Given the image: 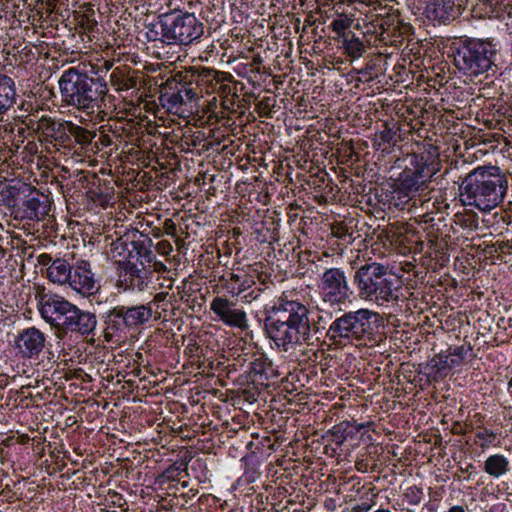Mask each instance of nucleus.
I'll use <instances>...</instances> for the list:
<instances>
[{
  "label": "nucleus",
  "instance_id": "42",
  "mask_svg": "<svg viewBox=\"0 0 512 512\" xmlns=\"http://www.w3.org/2000/svg\"><path fill=\"white\" fill-rule=\"evenodd\" d=\"M165 232L168 235L175 236L176 235V224L171 219H166L164 222Z\"/></svg>",
  "mask_w": 512,
  "mask_h": 512
},
{
  "label": "nucleus",
  "instance_id": "21",
  "mask_svg": "<svg viewBox=\"0 0 512 512\" xmlns=\"http://www.w3.org/2000/svg\"><path fill=\"white\" fill-rule=\"evenodd\" d=\"M219 282L232 297L240 296L255 284L253 276L245 272L223 274L219 277Z\"/></svg>",
  "mask_w": 512,
  "mask_h": 512
},
{
  "label": "nucleus",
  "instance_id": "1",
  "mask_svg": "<svg viewBox=\"0 0 512 512\" xmlns=\"http://www.w3.org/2000/svg\"><path fill=\"white\" fill-rule=\"evenodd\" d=\"M267 336L280 352L293 353L318 340L319 328L311 323L308 307L298 300L282 295L264 319Z\"/></svg>",
  "mask_w": 512,
  "mask_h": 512
},
{
  "label": "nucleus",
  "instance_id": "36",
  "mask_svg": "<svg viewBox=\"0 0 512 512\" xmlns=\"http://www.w3.org/2000/svg\"><path fill=\"white\" fill-rule=\"evenodd\" d=\"M445 217L439 213H434L433 211L426 212L421 216V223L429 224L431 231L428 233L429 236H433L435 240L438 238V235L434 233V230L439 231V223L443 222Z\"/></svg>",
  "mask_w": 512,
  "mask_h": 512
},
{
  "label": "nucleus",
  "instance_id": "39",
  "mask_svg": "<svg viewBox=\"0 0 512 512\" xmlns=\"http://www.w3.org/2000/svg\"><path fill=\"white\" fill-rule=\"evenodd\" d=\"M100 129H102V132L113 133L117 137H119L120 136L119 131L122 129V127H118V122H114V125H112V124L102 125Z\"/></svg>",
  "mask_w": 512,
  "mask_h": 512
},
{
  "label": "nucleus",
  "instance_id": "9",
  "mask_svg": "<svg viewBox=\"0 0 512 512\" xmlns=\"http://www.w3.org/2000/svg\"><path fill=\"white\" fill-rule=\"evenodd\" d=\"M167 45H189L204 33V24L193 14L174 11L164 13Z\"/></svg>",
  "mask_w": 512,
  "mask_h": 512
},
{
  "label": "nucleus",
  "instance_id": "58",
  "mask_svg": "<svg viewBox=\"0 0 512 512\" xmlns=\"http://www.w3.org/2000/svg\"><path fill=\"white\" fill-rule=\"evenodd\" d=\"M329 2L333 3V0H323V1H322V4H323V5H330V3H329Z\"/></svg>",
  "mask_w": 512,
  "mask_h": 512
},
{
  "label": "nucleus",
  "instance_id": "62",
  "mask_svg": "<svg viewBox=\"0 0 512 512\" xmlns=\"http://www.w3.org/2000/svg\"><path fill=\"white\" fill-rule=\"evenodd\" d=\"M506 247L512 248V245L505 244Z\"/></svg>",
  "mask_w": 512,
  "mask_h": 512
},
{
  "label": "nucleus",
  "instance_id": "23",
  "mask_svg": "<svg viewBox=\"0 0 512 512\" xmlns=\"http://www.w3.org/2000/svg\"><path fill=\"white\" fill-rule=\"evenodd\" d=\"M197 85L204 86L207 94L215 93L222 79H228L229 73L212 68L200 67L195 70Z\"/></svg>",
  "mask_w": 512,
  "mask_h": 512
},
{
  "label": "nucleus",
  "instance_id": "56",
  "mask_svg": "<svg viewBox=\"0 0 512 512\" xmlns=\"http://www.w3.org/2000/svg\"><path fill=\"white\" fill-rule=\"evenodd\" d=\"M253 63H254V64H261V63H262V59H261V57H260V56H256V57H254V59H253Z\"/></svg>",
  "mask_w": 512,
  "mask_h": 512
},
{
  "label": "nucleus",
  "instance_id": "17",
  "mask_svg": "<svg viewBox=\"0 0 512 512\" xmlns=\"http://www.w3.org/2000/svg\"><path fill=\"white\" fill-rule=\"evenodd\" d=\"M15 347L23 358L36 359L46 345V335L36 327H28L18 332Z\"/></svg>",
  "mask_w": 512,
  "mask_h": 512
},
{
  "label": "nucleus",
  "instance_id": "7",
  "mask_svg": "<svg viewBox=\"0 0 512 512\" xmlns=\"http://www.w3.org/2000/svg\"><path fill=\"white\" fill-rule=\"evenodd\" d=\"M496 45L487 40L465 39L454 46V65L464 75L477 77L495 72Z\"/></svg>",
  "mask_w": 512,
  "mask_h": 512
},
{
  "label": "nucleus",
  "instance_id": "27",
  "mask_svg": "<svg viewBox=\"0 0 512 512\" xmlns=\"http://www.w3.org/2000/svg\"><path fill=\"white\" fill-rule=\"evenodd\" d=\"M16 91L12 78L0 74V114L10 109L15 103Z\"/></svg>",
  "mask_w": 512,
  "mask_h": 512
},
{
  "label": "nucleus",
  "instance_id": "46",
  "mask_svg": "<svg viewBox=\"0 0 512 512\" xmlns=\"http://www.w3.org/2000/svg\"><path fill=\"white\" fill-rule=\"evenodd\" d=\"M374 11L377 12V16H386L389 15L390 9H388L386 6H382L380 3L374 5L373 7Z\"/></svg>",
  "mask_w": 512,
  "mask_h": 512
},
{
  "label": "nucleus",
  "instance_id": "45",
  "mask_svg": "<svg viewBox=\"0 0 512 512\" xmlns=\"http://www.w3.org/2000/svg\"><path fill=\"white\" fill-rule=\"evenodd\" d=\"M168 296H169L168 292H159V293L155 294V296L153 297V300L150 303L151 304L152 303L160 304V303L164 302Z\"/></svg>",
  "mask_w": 512,
  "mask_h": 512
},
{
  "label": "nucleus",
  "instance_id": "55",
  "mask_svg": "<svg viewBox=\"0 0 512 512\" xmlns=\"http://www.w3.org/2000/svg\"><path fill=\"white\" fill-rule=\"evenodd\" d=\"M114 71L117 72V80H118V82H121L122 75H125V73H123V71H121L119 69H115Z\"/></svg>",
  "mask_w": 512,
  "mask_h": 512
},
{
  "label": "nucleus",
  "instance_id": "38",
  "mask_svg": "<svg viewBox=\"0 0 512 512\" xmlns=\"http://www.w3.org/2000/svg\"><path fill=\"white\" fill-rule=\"evenodd\" d=\"M421 489L412 486L409 487L405 492V497L409 500L412 504H418L421 501Z\"/></svg>",
  "mask_w": 512,
  "mask_h": 512
},
{
  "label": "nucleus",
  "instance_id": "14",
  "mask_svg": "<svg viewBox=\"0 0 512 512\" xmlns=\"http://www.w3.org/2000/svg\"><path fill=\"white\" fill-rule=\"evenodd\" d=\"M210 310L224 325L240 330L248 328L246 312L237 304L223 296H216L210 303Z\"/></svg>",
  "mask_w": 512,
  "mask_h": 512
},
{
  "label": "nucleus",
  "instance_id": "48",
  "mask_svg": "<svg viewBox=\"0 0 512 512\" xmlns=\"http://www.w3.org/2000/svg\"><path fill=\"white\" fill-rule=\"evenodd\" d=\"M41 265H50L52 263V257L49 254H41L38 258Z\"/></svg>",
  "mask_w": 512,
  "mask_h": 512
},
{
  "label": "nucleus",
  "instance_id": "4",
  "mask_svg": "<svg viewBox=\"0 0 512 512\" xmlns=\"http://www.w3.org/2000/svg\"><path fill=\"white\" fill-rule=\"evenodd\" d=\"M352 287L360 300L376 306H388L398 301L401 281L388 266L373 261L354 268Z\"/></svg>",
  "mask_w": 512,
  "mask_h": 512
},
{
  "label": "nucleus",
  "instance_id": "20",
  "mask_svg": "<svg viewBox=\"0 0 512 512\" xmlns=\"http://www.w3.org/2000/svg\"><path fill=\"white\" fill-rule=\"evenodd\" d=\"M175 91L172 93H164L160 96L163 107L170 112H178L183 106L194 101L198 96V91L191 83L175 84Z\"/></svg>",
  "mask_w": 512,
  "mask_h": 512
},
{
  "label": "nucleus",
  "instance_id": "19",
  "mask_svg": "<svg viewBox=\"0 0 512 512\" xmlns=\"http://www.w3.org/2000/svg\"><path fill=\"white\" fill-rule=\"evenodd\" d=\"M469 0H457V4L453 0H433L427 4L425 13L427 18L439 23H446L454 20L459 14L460 9Z\"/></svg>",
  "mask_w": 512,
  "mask_h": 512
},
{
  "label": "nucleus",
  "instance_id": "50",
  "mask_svg": "<svg viewBox=\"0 0 512 512\" xmlns=\"http://www.w3.org/2000/svg\"><path fill=\"white\" fill-rule=\"evenodd\" d=\"M352 509H354L356 512H368L371 509V505L368 503H362L354 506Z\"/></svg>",
  "mask_w": 512,
  "mask_h": 512
},
{
  "label": "nucleus",
  "instance_id": "2",
  "mask_svg": "<svg viewBox=\"0 0 512 512\" xmlns=\"http://www.w3.org/2000/svg\"><path fill=\"white\" fill-rule=\"evenodd\" d=\"M58 86L62 102L86 115L96 111L105 113L108 104L114 98L109 93V87L104 78L92 77L76 67L63 71L58 80Z\"/></svg>",
  "mask_w": 512,
  "mask_h": 512
},
{
  "label": "nucleus",
  "instance_id": "53",
  "mask_svg": "<svg viewBox=\"0 0 512 512\" xmlns=\"http://www.w3.org/2000/svg\"><path fill=\"white\" fill-rule=\"evenodd\" d=\"M154 270L156 271H165L166 270V266L162 263V262H155L154 263Z\"/></svg>",
  "mask_w": 512,
  "mask_h": 512
},
{
  "label": "nucleus",
  "instance_id": "34",
  "mask_svg": "<svg viewBox=\"0 0 512 512\" xmlns=\"http://www.w3.org/2000/svg\"><path fill=\"white\" fill-rule=\"evenodd\" d=\"M471 350L472 348L470 346L465 347L464 345L454 347L453 349L449 348L448 354L445 355V359H443L441 362L444 364V366L459 365L467 353Z\"/></svg>",
  "mask_w": 512,
  "mask_h": 512
},
{
  "label": "nucleus",
  "instance_id": "10",
  "mask_svg": "<svg viewBox=\"0 0 512 512\" xmlns=\"http://www.w3.org/2000/svg\"><path fill=\"white\" fill-rule=\"evenodd\" d=\"M319 289L324 303L338 307L351 303L355 293L345 271L337 267L328 268L322 273Z\"/></svg>",
  "mask_w": 512,
  "mask_h": 512
},
{
  "label": "nucleus",
  "instance_id": "29",
  "mask_svg": "<svg viewBox=\"0 0 512 512\" xmlns=\"http://www.w3.org/2000/svg\"><path fill=\"white\" fill-rule=\"evenodd\" d=\"M216 94L223 99L222 107L229 109L235 104V99L238 97L236 92V85L233 81V76L229 74L228 79H222L216 89Z\"/></svg>",
  "mask_w": 512,
  "mask_h": 512
},
{
  "label": "nucleus",
  "instance_id": "5",
  "mask_svg": "<svg viewBox=\"0 0 512 512\" xmlns=\"http://www.w3.org/2000/svg\"><path fill=\"white\" fill-rule=\"evenodd\" d=\"M409 165L401 172L394 192L398 198L426 195L432 189V177L440 169L438 154L434 152L413 153L408 156Z\"/></svg>",
  "mask_w": 512,
  "mask_h": 512
},
{
  "label": "nucleus",
  "instance_id": "28",
  "mask_svg": "<svg viewBox=\"0 0 512 512\" xmlns=\"http://www.w3.org/2000/svg\"><path fill=\"white\" fill-rule=\"evenodd\" d=\"M69 135H70V148L71 150L73 148L72 146V139L74 140V143L79 145L82 150L88 148L91 144L93 139L96 137V133L93 131H90L82 126H79L73 122H70L69 126Z\"/></svg>",
  "mask_w": 512,
  "mask_h": 512
},
{
  "label": "nucleus",
  "instance_id": "57",
  "mask_svg": "<svg viewBox=\"0 0 512 512\" xmlns=\"http://www.w3.org/2000/svg\"><path fill=\"white\" fill-rule=\"evenodd\" d=\"M373 512H391V511L389 509H385V508H378L377 510H375Z\"/></svg>",
  "mask_w": 512,
  "mask_h": 512
},
{
  "label": "nucleus",
  "instance_id": "41",
  "mask_svg": "<svg viewBox=\"0 0 512 512\" xmlns=\"http://www.w3.org/2000/svg\"><path fill=\"white\" fill-rule=\"evenodd\" d=\"M376 64L373 63V61L368 62L365 67H363L359 73L365 76H368L369 78L373 77V70L375 69Z\"/></svg>",
  "mask_w": 512,
  "mask_h": 512
},
{
  "label": "nucleus",
  "instance_id": "61",
  "mask_svg": "<svg viewBox=\"0 0 512 512\" xmlns=\"http://www.w3.org/2000/svg\"><path fill=\"white\" fill-rule=\"evenodd\" d=\"M182 486H183V487H187V482H183V483H182Z\"/></svg>",
  "mask_w": 512,
  "mask_h": 512
},
{
  "label": "nucleus",
  "instance_id": "13",
  "mask_svg": "<svg viewBox=\"0 0 512 512\" xmlns=\"http://www.w3.org/2000/svg\"><path fill=\"white\" fill-rule=\"evenodd\" d=\"M50 211V202L46 195L29 186V191L24 192L16 208L15 217L27 220H40L45 218Z\"/></svg>",
  "mask_w": 512,
  "mask_h": 512
},
{
  "label": "nucleus",
  "instance_id": "24",
  "mask_svg": "<svg viewBox=\"0 0 512 512\" xmlns=\"http://www.w3.org/2000/svg\"><path fill=\"white\" fill-rule=\"evenodd\" d=\"M73 267L64 259H55L47 268V278L58 285L69 284Z\"/></svg>",
  "mask_w": 512,
  "mask_h": 512
},
{
  "label": "nucleus",
  "instance_id": "11",
  "mask_svg": "<svg viewBox=\"0 0 512 512\" xmlns=\"http://www.w3.org/2000/svg\"><path fill=\"white\" fill-rule=\"evenodd\" d=\"M36 299L41 317L57 332L74 304L58 294L46 291L45 287H38Z\"/></svg>",
  "mask_w": 512,
  "mask_h": 512
},
{
  "label": "nucleus",
  "instance_id": "6",
  "mask_svg": "<svg viewBox=\"0 0 512 512\" xmlns=\"http://www.w3.org/2000/svg\"><path fill=\"white\" fill-rule=\"evenodd\" d=\"M380 315L366 308L348 311L337 317L329 326L327 337L335 344L372 340Z\"/></svg>",
  "mask_w": 512,
  "mask_h": 512
},
{
  "label": "nucleus",
  "instance_id": "35",
  "mask_svg": "<svg viewBox=\"0 0 512 512\" xmlns=\"http://www.w3.org/2000/svg\"><path fill=\"white\" fill-rule=\"evenodd\" d=\"M352 22V19L347 16L340 17L332 21L330 27L337 34V37L334 38L337 42L342 39V35L353 33L352 31L348 30Z\"/></svg>",
  "mask_w": 512,
  "mask_h": 512
},
{
  "label": "nucleus",
  "instance_id": "60",
  "mask_svg": "<svg viewBox=\"0 0 512 512\" xmlns=\"http://www.w3.org/2000/svg\"><path fill=\"white\" fill-rule=\"evenodd\" d=\"M490 443H491V441H487V443L482 444L481 447L484 448V447L488 446Z\"/></svg>",
  "mask_w": 512,
  "mask_h": 512
},
{
  "label": "nucleus",
  "instance_id": "15",
  "mask_svg": "<svg viewBox=\"0 0 512 512\" xmlns=\"http://www.w3.org/2000/svg\"><path fill=\"white\" fill-rule=\"evenodd\" d=\"M152 271L139 268L137 264L130 261L124 263L116 281V287L122 291L143 292L148 288Z\"/></svg>",
  "mask_w": 512,
  "mask_h": 512
},
{
  "label": "nucleus",
  "instance_id": "31",
  "mask_svg": "<svg viewBox=\"0 0 512 512\" xmlns=\"http://www.w3.org/2000/svg\"><path fill=\"white\" fill-rule=\"evenodd\" d=\"M130 245L132 246V250L128 251V257L132 258V252H135L137 258L140 260L142 267L145 266V263H151L155 258V254L149 247L146 246L144 241L132 240Z\"/></svg>",
  "mask_w": 512,
  "mask_h": 512
},
{
  "label": "nucleus",
  "instance_id": "59",
  "mask_svg": "<svg viewBox=\"0 0 512 512\" xmlns=\"http://www.w3.org/2000/svg\"><path fill=\"white\" fill-rule=\"evenodd\" d=\"M508 388H509V389H512V378H511V379L509 380V382H508Z\"/></svg>",
  "mask_w": 512,
  "mask_h": 512
},
{
  "label": "nucleus",
  "instance_id": "37",
  "mask_svg": "<svg viewBox=\"0 0 512 512\" xmlns=\"http://www.w3.org/2000/svg\"><path fill=\"white\" fill-rule=\"evenodd\" d=\"M333 237L342 241V244H351L354 240L353 232L344 223H336L331 227Z\"/></svg>",
  "mask_w": 512,
  "mask_h": 512
},
{
  "label": "nucleus",
  "instance_id": "33",
  "mask_svg": "<svg viewBox=\"0 0 512 512\" xmlns=\"http://www.w3.org/2000/svg\"><path fill=\"white\" fill-rule=\"evenodd\" d=\"M146 36L149 41H161L167 44L166 30H164V13L158 16L155 23L147 26Z\"/></svg>",
  "mask_w": 512,
  "mask_h": 512
},
{
  "label": "nucleus",
  "instance_id": "16",
  "mask_svg": "<svg viewBox=\"0 0 512 512\" xmlns=\"http://www.w3.org/2000/svg\"><path fill=\"white\" fill-rule=\"evenodd\" d=\"M71 121L60 122L47 116H42L35 130L42 135L44 140L54 143L55 147L70 148L69 126Z\"/></svg>",
  "mask_w": 512,
  "mask_h": 512
},
{
  "label": "nucleus",
  "instance_id": "26",
  "mask_svg": "<svg viewBox=\"0 0 512 512\" xmlns=\"http://www.w3.org/2000/svg\"><path fill=\"white\" fill-rule=\"evenodd\" d=\"M341 44V48L344 50V54L350 59L355 60L363 56L366 51V46L363 41L357 37L354 33H347L342 35V39L338 41Z\"/></svg>",
  "mask_w": 512,
  "mask_h": 512
},
{
  "label": "nucleus",
  "instance_id": "49",
  "mask_svg": "<svg viewBox=\"0 0 512 512\" xmlns=\"http://www.w3.org/2000/svg\"><path fill=\"white\" fill-rule=\"evenodd\" d=\"M355 467L359 472H367L368 464L364 460H358L355 463Z\"/></svg>",
  "mask_w": 512,
  "mask_h": 512
},
{
  "label": "nucleus",
  "instance_id": "3",
  "mask_svg": "<svg viewBox=\"0 0 512 512\" xmlns=\"http://www.w3.org/2000/svg\"><path fill=\"white\" fill-rule=\"evenodd\" d=\"M459 200L464 206L490 212L505 199L508 177L497 166H478L459 177Z\"/></svg>",
  "mask_w": 512,
  "mask_h": 512
},
{
  "label": "nucleus",
  "instance_id": "43",
  "mask_svg": "<svg viewBox=\"0 0 512 512\" xmlns=\"http://www.w3.org/2000/svg\"><path fill=\"white\" fill-rule=\"evenodd\" d=\"M476 437L481 440H485L487 437L495 438L496 435L493 431L483 428L476 432Z\"/></svg>",
  "mask_w": 512,
  "mask_h": 512
},
{
  "label": "nucleus",
  "instance_id": "52",
  "mask_svg": "<svg viewBox=\"0 0 512 512\" xmlns=\"http://www.w3.org/2000/svg\"><path fill=\"white\" fill-rule=\"evenodd\" d=\"M260 292H261V289H258L256 293H255V291H252L249 295H245L244 298L248 299L250 297L251 299L256 300L258 298V296L260 295Z\"/></svg>",
  "mask_w": 512,
  "mask_h": 512
},
{
  "label": "nucleus",
  "instance_id": "51",
  "mask_svg": "<svg viewBox=\"0 0 512 512\" xmlns=\"http://www.w3.org/2000/svg\"><path fill=\"white\" fill-rule=\"evenodd\" d=\"M158 246L163 252L169 253L172 251V245L168 241H161L158 243Z\"/></svg>",
  "mask_w": 512,
  "mask_h": 512
},
{
  "label": "nucleus",
  "instance_id": "44",
  "mask_svg": "<svg viewBox=\"0 0 512 512\" xmlns=\"http://www.w3.org/2000/svg\"><path fill=\"white\" fill-rule=\"evenodd\" d=\"M100 132H101V135L99 138L100 143L105 147L111 146L113 144L111 136L109 134H107L106 132H102V130Z\"/></svg>",
  "mask_w": 512,
  "mask_h": 512
},
{
  "label": "nucleus",
  "instance_id": "22",
  "mask_svg": "<svg viewBox=\"0 0 512 512\" xmlns=\"http://www.w3.org/2000/svg\"><path fill=\"white\" fill-rule=\"evenodd\" d=\"M277 377V371L267 358L260 357L250 363L249 379L252 383L269 386V382Z\"/></svg>",
  "mask_w": 512,
  "mask_h": 512
},
{
  "label": "nucleus",
  "instance_id": "25",
  "mask_svg": "<svg viewBox=\"0 0 512 512\" xmlns=\"http://www.w3.org/2000/svg\"><path fill=\"white\" fill-rule=\"evenodd\" d=\"M29 191V185H4L0 188V201L12 209V213H16L19 202L24 192Z\"/></svg>",
  "mask_w": 512,
  "mask_h": 512
},
{
  "label": "nucleus",
  "instance_id": "54",
  "mask_svg": "<svg viewBox=\"0 0 512 512\" xmlns=\"http://www.w3.org/2000/svg\"><path fill=\"white\" fill-rule=\"evenodd\" d=\"M448 512H465L464 508L459 505L452 506Z\"/></svg>",
  "mask_w": 512,
  "mask_h": 512
},
{
  "label": "nucleus",
  "instance_id": "40",
  "mask_svg": "<svg viewBox=\"0 0 512 512\" xmlns=\"http://www.w3.org/2000/svg\"><path fill=\"white\" fill-rule=\"evenodd\" d=\"M113 250L118 251V254L121 255L124 250H128V243L122 238L117 239L112 243Z\"/></svg>",
  "mask_w": 512,
  "mask_h": 512
},
{
  "label": "nucleus",
  "instance_id": "8",
  "mask_svg": "<svg viewBox=\"0 0 512 512\" xmlns=\"http://www.w3.org/2000/svg\"><path fill=\"white\" fill-rule=\"evenodd\" d=\"M153 317L151 303L139 305H116L104 316V338L107 342L114 338L120 339L126 334L147 322Z\"/></svg>",
  "mask_w": 512,
  "mask_h": 512
},
{
  "label": "nucleus",
  "instance_id": "18",
  "mask_svg": "<svg viewBox=\"0 0 512 512\" xmlns=\"http://www.w3.org/2000/svg\"><path fill=\"white\" fill-rule=\"evenodd\" d=\"M69 286L82 295H92L98 290L99 286L89 262H77L73 267Z\"/></svg>",
  "mask_w": 512,
  "mask_h": 512
},
{
  "label": "nucleus",
  "instance_id": "12",
  "mask_svg": "<svg viewBox=\"0 0 512 512\" xmlns=\"http://www.w3.org/2000/svg\"><path fill=\"white\" fill-rule=\"evenodd\" d=\"M97 324L98 320L95 313L82 310L74 304L70 313L66 314L64 323L56 332V337L62 339L69 333H74L82 337H93Z\"/></svg>",
  "mask_w": 512,
  "mask_h": 512
},
{
  "label": "nucleus",
  "instance_id": "47",
  "mask_svg": "<svg viewBox=\"0 0 512 512\" xmlns=\"http://www.w3.org/2000/svg\"><path fill=\"white\" fill-rule=\"evenodd\" d=\"M461 226L468 227V228H477V222L475 219H466L463 218L460 222Z\"/></svg>",
  "mask_w": 512,
  "mask_h": 512
},
{
  "label": "nucleus",
  "instance_id": "30",
  "mask_svg": "<svg viewBox=\"0 0 512 512\" xmlns=\"http://www.w3.org/2000/svg\"><path fill=\"white\" fill-rule=\"evenodd\" d=\"M509 470V461L502 454L489 456L484 462V471L494 478H499Z\"/></svg>",
  "mask_w": 512,
  "mask_h": 512
},
{
  "label": "nucleus",
  "instance_id": "32",
  "mask_svg": "<svg viewBox=\"0 0 512 512\" xmlns=\"http://www.w3.org/2000/svg\"><path fill=\"white\" fill-rule=\"evenodd\" d=\"M110 82L117 90H129L137 88L141 84L142 80L138 74L133 73L122 75L121 82H118L117 72L113 71L110 75Z\"/></svg>",
  "mask_w": 512,
  "mask_h": 512
}]
</instances>
